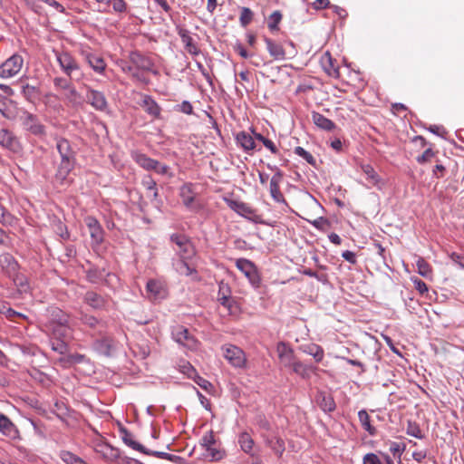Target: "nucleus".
Listing matches in <instances>:
<instances>
[{"mask_svg":"<svg viewBox=\"0 0 464 464\" xmlns=\"http://www.w3.org/2000/svg\"><path fill=\"white\" fill-rule=\"evenodd\" d=\"M55 142L56 150L61 158V160L57 165L55 179L60 183H63L66 181L69 174L74 168L76 162V152L70 140L63 137H56Z\"/></svg>","mask_w":464,"mask_h":464,"instance_id":"nucleus-1","label":"nucleus"},{"mask_svg":"<svg viewBox=\"0 0 464 464\" xmlns=\"http://www.w3.org/2000/svg\"><path fill=\"white\" fill-rule=\"evenodd\" d=\"M19 121L23 130L38 139H44L47 135V128L39 117L28 111L23 110L19 115Z\"/></svg>","mask_w":464,"mask_h":464,"instance_id":"nucleus-2","label":"nucleus"},{"mask_svg":"<svg viewBox=\"0 0 464 464\" xmlns=\"http://www.w3.org/2000/svg\"><path fill=\"white\" fill-rule=\"evenodd\" d=\"M55 58L61 70L70 79H73L74 75H82L81 67L74 56L68 51H54Z\"/></svg>","mask_w":464,"mask_h":464,"instance_id":"nucleus-3","label":"nucleus"},{"mask_svg":"<svg viewBox=\"0 0 464 464\" xmlns=\"http://www.w3.org/2000/svg\"><path fill=\"white\" fill-rule=\"evenodd\" d=\"M131 159L142 169L150 171L154 170L156 173L160 175H166L169 171L167 165L161 164L160 161L150 158L144 153L140 151H132Z\"/></svg>","mask_w":464,"mask_h":464,"instance_id":"nucleus-4","label":"nucleus"},{"mask_svg":"<svg viewBox=\"0 0 464 464\" xmlns=\"http://www.w3.org/2000/svg\"><path fill=\"white\" fill-rule=\"evenodd\" d=\"M236 266L245 275L253 287H260L261 277L253 262L246 258H239L236 261Z\"/></svg>","mask_w":464,"mask_h":464,"instance_id":"nucleus-5","label":"nucleus"},{"mask_svg":"<svg viewBox=\"0 0 464 464\" xmlns=\"http://www.w3.org/2000/svg\"><path fill=\"white\" fill-rule=\"evenodd\" d=\"M24 65V58L18 53H14L6 59L0 65V77L8 79L19 73Z\"/></svg>","mask_w":464,"mask_h":464,"instance_id":"nucleus-6","label":"nucleus"},{"mask_svg":"<svg viewBox=\"0 0 464 464\" xmlns=\"http://www.w3.org/2000/svg\"><path fill=\"white\" fill-rule=\"evenodd\" d=\"M224 357L228 361V362L236 367L242 368L246 365V358L244 351L232 344H227L222 347Z\"/></svg>","mask_w":464,"mask_h":464,"instance_id":"nucleus-7","label":"nucleus"},{"mask_svg":"<svg viewBox=\"0 0 464 464\" xmlns=\"http://www.w3.org/2000/svg\"><path fill=\"white\" fill-rule=\"evenodd\" d=\"M0 146L14 153H19L23 150L18 137L5 128L0 130Z\"/></svg>","mask_w":464,"mask_h":464,"instance_id":"nucleus-8","label":"nucleus"},{"mask_svg":"<svg viewBox=\"0 0 464 464\" xmlns=\"http://www.w3.org/2000/svg\"><path fill=\"white\" fill-rule=\"evenodd\" d=\"M232 291L227 283L220 281L218 283V301L230 314H233L237 308V302L232 298Z\"/></svg>","mask_w":464,"mask_h":464,"instance_id":"nucleus-9","label":"nucleus"},{"mask_svg":"<svg viewBox=\"0 0 464 464\" xmlns=\"http://www.w3.org/2000/svg\"><path fill=\"white\" fill-rule=\"evenodd\" d=\"M86 90V102L95 110L104 111L108 108V102L103 92L92 89L89 85H84Z\"/></svg>","mask_w":464,"mask_h":464,"instance_id":"nucleus-10","label":"nucleus"},{"mask_svg":"<svg viewBox=\"0 0 464 464\" xmlns=\"http://www.w3.org/2000/svg\"><path fill=\"white\" fill-rule=\"evenodd\" d=\"M271 169H276V173L272 176L269 183V193L271 198L277 203L286 204V200L280 190V184L283 181L284 174L276 167L272 168L268 165Z\"/></svg>","mask_w":464,"mask_h":464,"instance_id":"nucleus-11","label":"nucleus"},{"mask_svg":"<svg viewBox=\"0 0 464 464\" xmlns=\"http://www.w3.org/2000/svg\"><path fill=\"white\" fill-rule=\"evenodd\" d=\"M171 334L177 343L188 349L194 350L198 346V341L189 334L188 330L182 325L175 326L172 329Z\"/></svg>","mask_w":464,"mask_h":464,"instance_id":"nucleus-12","label":"nucleus"},{"mask_svg":"<svg viewBox=\"0 0 464 464\" xmlns=\"http://www.w3.org/2000/svg\"><path fill=\"white\" fill-rule=\"evenodd\" d=\"M279 364L282 368L291 369L297 360L294 350L285 343L279 342L276 345Z\"/></svg>","mask_w":464,"mask_h":464,"instance_id":"nucleus-13","label":"nucleus"},{"mask_svg":"<svg viewBox=\"0 0 464 464\" xmlns=\"http://www.w3.org/2000/svg\"><path fill=\"white\" fill-rule=\"evenodd\" d=\"M47 321L44 327L49 328L54 325L69 323V315L57 306H50L46 310Z\"/></svg>","mask_w":464,"mask_h":464,"instance_id":"nucleus-14","label":"nucleus"},{"mask_svg":"<svg viewBox=\"0 0 464 464\" xmlns=\"http://www.w3.org/2000/svg\"><path fill=\"white\" fill-rule=\"evenodd\" d=\"M129 59L131 64L138 70L152 72L154 63L153 61L144 54H142L139 51H132L129 54ZM153 73L156 74L157 71H153Z\"/></svg>","mask_w":464,"mask_h":464,"instance_id":"nucleus-15","label":"nucleus"},{"mask_svg":"<svg viewBox=\"0 0 464 464\" xmlns=\"http://www.w3.org/2000/svg\"><path fill=\"white\" fill-rule=\"evenodd\" d=\"M170 240L179 246L181 258H189L194 255V247L187 236L172 234Z\"/></svg>","mask_w":464,"mask_h":464,"instance_id":"nucleus-16","label":"nucleus"},{"mask_svg":"<svg viewBox=\"0 0 464 464\" xmlns=\"http://www.w3.org/2000/svg\"><path fill=\"white\" fill-rule=\"evenodd\" d=\"M224 200L229 208L244 218L253 219L256 216V209L245 202L228 198H225Z\"/></svg>","mask_w":464,"mask_h":464,"instance_id":"nucleus-17","label":"nucleus"},{"mask_svg":"<svg viewBox=\"0 0 464 464\" xmlns=\"http://www.w3.org/2000/svg\"><path fill=\"white\" fill-rule=\"evenodd\" d=\"M85 225L88 227L92 241L95 245H100L103 241L104 230L99 221L92 216L84 218Z\"/></svg>","mask_w":464,"mask_h":464,"instance_id":"nucleus-18","label":"nucleus"},{"mask_svg":"<svg viewBox=\"0 0 464 464\" xmlns=\"http://www.w3.org/2000/svg\"><path fill=\"white\" fill-rule=\"evenodd\" d=\"M94 451L98 454L102 459L113 462L117 461L121 456L120 450L112 447L111 445L105 442H98L94 446Z\"/></svg>","mask_w":464,"mask_h":464,"instance_id":"nucleus-19","label":"nucleus"},{"mask_svg":"<svg viewBox=\"0 0 464 464\" xmlns=\"http://www.w3.org/2000/svg\"><path fill=\"white\" fill-rule=\"evenodd\" d=\"M83 302L94 310H106L109 304L107 297L94 291H87L83 295Z\"/></svg>","mask_w":464,"mask_h":464,"instance_id":"nucleus-20","label":"nucleus"},{"mask_svg":"<svg viewBox=\"0 0 464 464\" xmlns=\"http://www.w3.org/2000/svg\"><path fill=\"white\" fill-rule=\"evenodd\" d=\"M78 319L85 327L99 334H102V331L106 326L103 321L82 311L80 312Z\"/></svg>","mask_w":464,"mask_h":464,"instance_id":"nucleus-21","label":"nucleus"},{"mask_svg":"<svg viewBox=\"0 0 464 464\" xmlns=\"http://www.w3.org/2000/svg\"><path fill=\"white\" fill-rule=\"evenodd\" d=\"M92 347L100 354L110 357L115 350V341L111 337L102 336L93 342Z\"/></svg>","mask_w":464,"mask_h":464,"instance_id":"nucleus-22","label":"nucleus"},{"mask_svg":"<svg viewBox=\"0 0 464 464\" xmlns=\"http://www.w3.org/2000/svg\"><path fill=\"white\" fill-rule=\"evenodd\" d=\"M0 113L9 121H14L18 116L15 102L2 94H0Z\"/></svg>","mask_w":464,"mask_h":464,"instance_id":"nucleus-23","label":"nucleus"},{"mask_svg":"<svg viewBox=\"0 0 464 464\" xmlns=\"http://www.w3.org/2000/svg\"><path fill=\"white\" fill-rule=\"evenodd\" d=\"M0 433L10 439L19 437V430L14 423L4 413L0 412Z\"/></svg>","mask_w":464,"mask_h":464,"instance_id":"nucleus-24","label":"nucleus"},{"mask_svg":"<svg viewBox=\"0 0 464 464\" xmlns=\"http://www.w3.org/2000/svg\"><path fill=\"white\" fill-rule=\"evenodd\" d=\"M177 31L178 34L181 39V42L184 44L185 50L192 55H198L200 50L196 44V43L193 41L190 33L187 29L182 27H178Z\"/></svg>","mask_w":464,"mask_h":464,"instance_id":"nucleus-25","label":"nucleus"},{"mask_svg":"<svg viewBox=\"0 0 464 464\" xmlns=\"http://www.w3.org/2000/svg\"><path fill=\"white\" fill-rule=\"evenodd\" d=\"M0 266L2 270L8 276H12L18 269L19 265L15 258L9 253H5L0 256Z\"/></svg>","mask_w":464,"mask_h":464,"instance_id":"nucleus-26","label":"nucleus"},{"mask_svg":"<svg viewBox=\"0 0 464 464\" xmlns=\"http://www.w3.org/2000/svg\"><path fill=\"white\" fill-rule=\"evenodd\" d=\"M236 141L246 152L252 151L256 149L255 135L252 136L245 130L236 134Z\"/></svg>","mask_w":464,"mask_h":464,"instance_id":"nucleus-27","label":"nucleus"},{"mask_svg":"<svg viewBox=\"0 0 464 464\" xmlns=\"http://www.w3.org/2000/svg\"><path fill=\"white\" fill-rule=\"evenodd\" d=\"M360 169L362 172L365 175V179L370 186L380 188L382 184V179L379 174L375 171L373 167L371 164L361 163Z\"/></svg>","mask_w":464,"mask_h":464,"instance_id":"nucleus-28","label":"nucleus"},{"mask_svg":"<svg viewBox=\"0 0 464 464\" xmlns=\"http://www.w3.org/2000/svg\"><path fill=\"white\" fill-rule=\"evenodd\" d=\"M82 54L94 72L102 73L105 71L106 63L102 57L86 51H82Z\"/></svg>","mask_w":464,"mask_h":464,"instance_id":"nucleus-29","label":"nucleus"},{"mask_svg":"<svg viewBox=\"0 0 464 464\" xmlns=\"http://www.w3.org/2000/svg\"><path fill=\"white\" fill-rule=\"evenodd\" d=\"M63 95L66 102L73 108H80L84 104V98L77 92L73 85L64 91Z\"/></svg>","mask_w":464,"mask_h":464,"instance_id":"nucleus-30","label":"nucleus"},{"mask_svg":"<svg viewBox=\"0 0 464 464\" xmlns=\"http://www.w3.org/2000/svg\"><path fill=\"white\" fill-rule=\"evenodd\" d=\"M264 42L266 43V49L269 53V54L275 59V60H285V52L283 46L276 43V41L272 40L268 37H264Z\"/></svg>","mask_w":464,"mask_h":464,"instance_id":"nucleus-31","label":"nucleus"},{"mask_svg":"<svg viewBox=\"0 0 464 464\" xmlns=\"http://www.w3.org/2000/svg\"><path fill=\"white\" fill-rule=\"evenodd\" d=\"M141 106L149 115L160 119L161 108L151 96L145 95Z\"/></svg>","mask_w":464,"mask_h":464,"instance_id":"nucleus-32","label":"nucleus"},{"mask_svg":"<svg viewBox=\"0 0 464 464\" xmlns=\"http://www.w3.org/2000/svg\"><path fill=\"white\" fill-rule=\"evenodd\" d=\"M146 288L150 298L153 300L163 299L166 296L165 288L162 286L161 283L157 280H150L147 283Z\"/></svg>","mask_w":464,"mask_h":464,"instance_id":"nucleus-33","label":"nucleus"},{"mask_svg":"<svg viewBox=\"0 0 464 464\" xmlns=\"http://www.w3.org/2000/svg\"><path fill=\"white\" fill-rule=\"evenodd\" d=\"M179 197L184 206L189 209L194 208L195 193L192 189V184L187 183L181 186L179 189Z\"/></svg>","mask_w":464,"mask_h":464,"instance_id":"nucleus-34","label":"nucleus"},{"mask_svg":"<svg viewBox=\"0 0 464 464\" xmlns=\"http://www.w3.org/2000/svg\"><path fill=\"white\" fill-rule=\"evenodd\" d=\"M321 63L324 70L329 76L339 78V67L335 64V61L328 52L322 57Z\"/></svg>","mask_w":464,"mask_h":464,"instance_id":"nucleus-35","label":"nucleus"},{"mask_svg":"<svg viewBox=\"0 0 464 464\" xmlns=\"http://www.w3.org/2000/svg\"><path fill=\"white\" fill-rule=\"evenodd\" d=\"M313 122L321 130L331 131L336 128L335 123L330 119L326 118L323 114L313 111L312 113Z\"/></svg>","mask_w":464,"mask_h":464,"instance_id":"nucleus-36","label":"nucleus"},{"mask_svg":"<svg viewBox=\"0 0 464 464\" xmlns=\"http://www.w3.org/2000/svg\"><path fill=\"white\" fill-rule=\"evenodd\" d=\"M45 331L53 338L67 340L71 333V327L69 326V323H67L46 328Z\"/></svg>","mask_w":464,"mask_h":464,"instance_id":"nucleus-37","label":"nucleus"},{"mask_svg":"<svg viewBox=\"0 0 464 464\" xmlns=\"http://www.w3.org/2000/svg\"><path fill=\"white\" fill-rule=\"evenodd\" d=\"M121 434H122V437H121L122 440L127 446H129L130 448H131L134 450H137L145 455H148L150 450H148L142 444L134 440L133 435L130 432H129L127 430L124 429L121 430Z\"/></svg>","mask_w":464,"mask_h":464,"instance_id":"nucleus-38","label":"nucleus"},{"mask_svg":"<svg viewBox=\"0 0 464 464\" xmlns=\"http://www.w3.org/2000/svg\"><path fill=\"white\" fill-rule=\"evenodd\" d=\"M21 93L27 102L34 104H35L41 97L39 88L28 83L22 86Z\"/></svg>","mask_w":464,"mask_h":464,"instance_id":"nucleus-39","label":"nucleus"},{"mask_svg":"<svg viewBox=\"0 0 464 464\" xmlns=\"http://www.w3.org/2000/svg\"><path fill=\"white\" fill-rule=\"evenodd\" d=\"M358 418L361 426L370 436H375L377 434V429L372 424L371 417L365 410L359 411Z\"/></svg>","mask_w":464,"mask_h":464,"instance_id":"nucleus-40","label":"nucleus"},{"mask_svg":"<svg viewBox=\"0 0 464 464\" xmlns=\"http://www.w3.org/2000/svg\"><path fill=\"white\" fill-rule=\"evenodd\" d=\"M266 444L268 446L278 457H281L285 451V441L278 437H271L266 439Z\"/></svg>","mask_w":464,"mask_h":464,"instance_id":"nucleus-41","label":"nucleus"},{"mask_svg":"<svg viewBox=\"0 0 464 464\" xmlns=\"http://www.w3.org/2000/svg\"><path fill=\"white\" fill-rule=\"evenodd\" d=\"M9 277L13 279L14 284L18 288L20 293H27L29 291L30 286L28 279L24 275L20 274L17 271L14 275H12V276Z\"/></svg>","mask_w":464,"mask_h":464,"instance_id":"nucleus-42","label":"nucleus"},{"mask_svg":"<svg viewBox=\"0 0 464 464\" xmlns=\"http://www.w3.org/2000/svg\"><path fill=\"white\" fill-rule=\"evenodd\" d=\"M292 372L299 375L303 379H309L313 368L303 363L301 361L296 360L295 364L291 368Z\"/></svg>","mask_w":464,"mask_h":464,"instance_id":"nucleus-43","label":"nucleus"},{"mask_svg":"<svg viewBox=\"0 0 464 464\" xmlns=\"http://www.w3.org/2000/svg\"><path fill=\"white\" fill-rule=\"evenodd\" d=\"M319 407L325 412H332L335 410L336 404L331 395L321 394L318 400Z\"/></svg>","mask_w":464,"mask_h":464,"instance_id":"nucleus-44","label":"nucleus"},{"mask_svg":"<svg viewBox=\"0 0 464 464\" xmlns=\"http://www.w3.org/2000/svg\"><path fill=\"white\" fill-rule=\"evenodd\" d=\"M141 185L147 191L152 193V198L156 200L159 198L157 183L150 175H145L141 179Z\"/></svg>","mask_w":464,"mask_h":464,"instance_id":"nucleus-45","label":"nucleus"},{"mask_svg":"<svg viewBox=\"0 0 464 464\" xmlns=\"http://www.w3.org/2000/svg\"><path fill=\"white\" fill-rule=\"evenodd\" d=\"M85 360H86V356L84 354L72 353V354H68V355L61 358L60 362L64 367H70L73 364L82 363V362H85Z\"/></svg>","mask_w":464,"mask_h":464,"instance_id":"nucleus-46","label":"nucleus"},{"mask_svg":"<svg viewBox=\"0 0 464 464\" xmlns=\"http://www.w3.org/2000/svg\"><path fill=\"white\" fill-rule=\"evenodd\" d=\"M59 457L65 464H88L82 458L69 450H61Z\"/></svg>","mask_w":464,"mask_h":464,"instance_id":"nucleus-47","label":"nucleus"},{"mask_svg":"<svg viewBox=\"0 0 464 464\" xmlns=\"http://www.w3.org/2000/svg\"><path fill=\"white\" fill-rule=\"evenodd\" d=\"M50 343L53 351L59 354L64 355L68 352V344L66 339L53 338L50 336Z\"/></svg>","mask_w":464,"mask_h":464,"instance_id":"nucleus-48","label":"nucleus"},{"mask_svg":"<svg viewBox=\"0 0 464 464\" xmlns=\"http://www.w3.org/2000/svg\"><path fill=\"white\" fill-rule=\"evenodd\" d=\"M149 456H154L159 459H166L171 461L173 463L181 464L184 461V459L178 455L169 454L163 451L150 450L148 453Z\"/></svg>","mask_w":464,"mask_h":464,"instance_id":"nucleus-49","label":"nucleus"},{"mask_svg":"<svg viewBox=\"0 0 464 464\" xmlns=\"http://www.w3.org/2000/svg\"><path fill=\"white\" fill-rule=\"evenodd\" d=\"M238 443L240 445L241 450L244 452H246L247 454L251 453V451L253 450V446H254V440L247 432H242L239 435Z\"/></svg>","mask_w":464,"mask_h":464,"instance_id":"nucleus-50","label":"nucleus"},{"mask_svg":"<svg viewBox=\"0 0 464 464\" xmlns=\"http://www.w3.org/2000/svg\"><path fill=\"white\" fill-rule=\"evenodd\" d=\"M418 273L423 277H430L432 275V268L430 265L423 258L419 257L416 261Z\"/></svg>","mask_w":464,"mask_h":464,"instance_id":"nucleus-51","label":"nucleus"},{"mask_svg":"<svg viewBox=\"0 0 464 464\" xmlns=\"http://www.w3.org/2000/svg\"><path fill=\"white\" fill-rule=\"evenodd\" d=\"M304 352L306 353L312 355L314 358L315 362H320L324 359V350L321 346H319L317 344L311 343V344L307 345L304 348Z\"/></svg>","mask_w":464,"mask_h":464,"instance_id":"nucleus-52","label":"nucleus"},{"mask_svg":"<svg viewBox=\"0 0 464 464\" xmlns=\"http://www.w3.org/2000/svg\"><path fill=\"white\" fill-rule=\"evenodd\" d=\"M433 144L430 143V147L427 148L422 154L419 155L416 158V161L422 165L428 162H430L431 160L437 155L438 151L434 150L432 148Z\"/></svg>","mask_w":464,"mask_h":464,"instance_id":"nucleus-53","label":"nucleus"},{"mask_svg":"<svg viewBox=\"0 0 464 464\" xmlns=\"http://www.w3.org/2000/svg\"><path fill=\"white\" fill-rule=\"evenodd\" d=\"M282 13L278 10L274 11L268 17L267 26L271 32L278 31V24L282 21Z\"/></svg>","mask_w":464,"mask_h":464,"instance_id":"nucleus-54","label":"nucleus"},{"mask_svg":"<svg viewBox=\"0 0 464 464\" xmlns=\"http://www.w3.org/2000/svg\"><path fill=\"white\" fill-rule=\"evenodd\" d=\"M205 450L206 458H208L211 461H218L222 459L226 455L225 450L215 448L214 446L207 448Z\"/></svg>","mask_w":464,"mask_h":464,"instance_id":"nucleus-55","label":"nucleus"},{"mask_svg":"<svg viewBox=\"0 0 464 464\" xmlns=\"http://www.w3.org/2000/svg\"><path fill=\"white\" fill-rule=\"evenodd\" d=\"M186 258H181L176 263V271L179 275L183 276H190L196 272V270L188 266V264L185 260Z\"/></svg>","mask_w":464,"mask_h":464,"instance_id":"nucleus-56","label":"nucleus"},{"mask_svg":"<svg viewBox=\"0 0 464 464\" xmlns=\"http://www.w3.org/2000/svg\"><path fill=\"white\" fill-rule=\"evenodd\" d=\"M253 18H254V13L252 12V10L250 8H248V7H241L240 8L239 22L243 27H246L253 21Z\"/></svg>","mask_w":464,"mask_h":464,"instance_id":"nucleus-57","label":"nucleus"},{"mask_svg":"<svg viewBox=\"0 0 464 464\" xmlns=\"http://www.w3.org/2000/svg\"><path fill=\"white\" fill-rule=\"evenodd\" d=\"M406 433L417 439L424 438L422 430H420L419 424L416 423L415 421L408 420Z\"/></svg>","mask_w":464,"mask_h":464,"instance_id":"nucleus-58","label":"nucleus"},{"mask_svg":"<svg viewBox=\"0 0 464 464\" xmlns=\"http://www.w3.org/2000/svg\"><path fill=\"white\" fill-rule=\"evenodd\" d=\"M406 449V445L404 443H399L395 441H389V450L393 455L394 458H397L399 460L401 459V455Z\"/></svg>","mask_w":464,"mask_h":464,"instance_id":"nucleus-59","label":"nucleus"},{"mask_svg":"<svg viewBox=\"0 0 464 464\" xmlns=\"http://www.w3.org/2000/svg\"><path fill=\"white\" fill-rule=\"evenodd\" d=\"M254 135H255V139L261 141L264 146L269 150L273 154H277L278 153V149L277 147L276 146V144L269 139L266 138L265 136H263L262 134L260 133H256L255 131H253Z\"/></svg>","mask_w":464,"mask_h":464,"instance_id":"nucleus-60","label":"nucleus"},{"mask_svg":"<svg viewBox=\"0 0 464 464\" xmlns=\"http://www.w3.org/2000/svg\"><path fill=\"white\" fill-rule=\"evenodd\" d=\"M0 314H5L8 319H13L14 317L25 318V315L12 309L7 303L0 304Z\"/></svg>","mask_w":464,"mask_h":464,"instance_id":"nucleus-61","label":"nucleus"},{"mask_svg":"<svg viewBox=\"0 0 464 464\" xmlns=\"http://www.w3.org/2000/svg\"><path fill=\"white\" fill-rule=\"evenodd\" d=\"M295 153L299 157L303 158L307 163L312 166H314L316 160L314 157L308 151H306L304 148L297 146L295 148Z\"/></svg>","mask_w":464,"mask_h":464,"instance_id":"nucleus-62","label":"nucleus"},{"mask_svg":"<svg viewBox=\"0 0 464 464\" xmlns=\"http://www.w3.org/2000/svg\"><path fill=\"white\" fill-rule=\"evenodd\" d=\"M53 85L56 90L64 92L67 89H69L72 84L71 81L66 78L55 77L53 79Z\"/></svg>","mask_w":464,"mask_h":464,"instance_id":"nucleus-63","label":"nucleus"},{"mask_svg":"<svg viewBox=\"0 0 464 464\" xmlns=\"http://www.w3.org/2000/svg\"><path fill=\"white\" fill-rule=\"evenodd\" d=\"M362 464H382V460L377 454L370 452L363 456Z\"/></svg>","mask_w":464,"mask_h":464,"instance_id":"nucleus-64","label":"nucleus"}]
</instances>
